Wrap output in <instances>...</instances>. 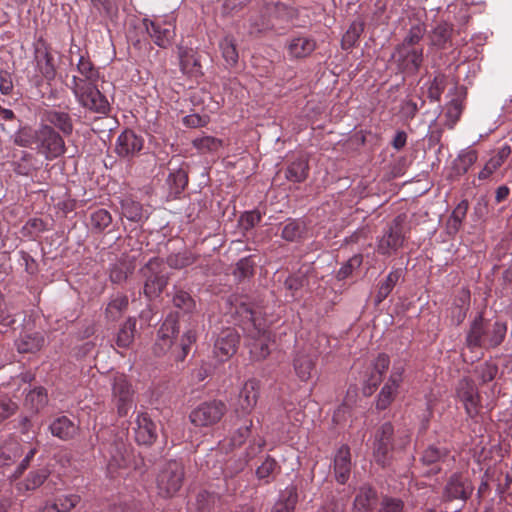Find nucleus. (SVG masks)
<instances>
[{"instance_id":"15","label":"nucleus","mask_w":512,"mask_h":512,"mask_svg":"<svg viewBox=\"0 0 512 512\" xmlns=\"http://www.w3.org/2000/svg\"><path fill=\"white\" fill-rule=\"evenodd\" d=\"M142 148L143 139L132 130H125L117 139L116 152L120 157H133L139 153Z\"/></svg>"},{"instance_id":"33","label":"nucleus","mask_w":512,"mask_h":512,"mask_svg":"<svg viewBox=\"0 0 512 512\" xmlns=\"http://www.w3.org/2000/svg\"><path fill=\"white\" fill-rule=\"evenodd\" d=\"M507 325L503 322L496 321L493 324L487 323V331L485 337V348H496L505 339Z\"/></svg>"},{"instance_id":"1","label":"nucleus","mask_w":512,"mask_h":512,"mask_svg":"<svg viewBox=\"0 0 512 512\" xmlns=\"http://www.w3.org/2000/svg\"><path fill=\"white\" fill-rule=\"evenodd\" d=\"M411 431L407 428L394 429L390 422L383 423L376 431L373 442V456L378 465L391 464L393 452L404 451L411 442Z\"/></svg>"},{"instance_id":"64","label":"nucleus","mask_w":512,"mask_h":512,"mask_svg":"<svg viewBox=\"0 0 512 512\" xmlns=\"http://www.w3.org/2000/svg\"><path fill=\"white\" fill-rule=\"evenodd\" d=\"M446 86V77L439 74L434 77L429 89L428 97L433 101H438Z\"/></svg>"},{"instance_id":"53","label":"nucleus","mask_w":512,"mask_h":512,"mask_svg":"<svg viewBox=\"0 0 512 512\" xmlns=\"http://www.w3.org/2000/svg\"><path fill=\"white\" fill-rule=\"evenodd\" d=\"M268 341L269 336L266 335V331H263L260 338L253 341L250 347V354L253 360L262 361L268 357L270 354Z\"/></svg>"},{"instance_id":"60","label":"nucleus","mask_w":512,"mask_h":512,"mask_svg":"<svg viewBox=\"0 0 512 512\" xmlns=\"http://www.w3.org/2000/svg\"><path fill=\"white\" fill-rule=\"evenodd\" d=\"M122 214L130 221L138 222L142 219V206L138 202L126 200L122 203Z\"/></svg>"},{"instance_id":"20","label":"nucleus","mask_w":512,"mask_h":512,"mask_svg":"<svg viewBox=\"0 0 512 512\" xmlns=\"http://www.w3.org/2000/svg\"><path fill=\"white\" fill-rule=\"evenodd\" d=\"M470 291L462 288L456 294L453 304L450 308V321L453 325L459 326L466 318L470 308Z\"/></svg>"},{"instance_id":"2","label":"nucleus","mask_w":512,"mask_h":512,"mask_svg":"<svg viewBox=\"0 0 512 512\" xmlns=\"http://www.w3.org/2000/svg\"><path fill=\"white\" fill-rule=\"evenodd\" d=\"M145 279L144 294L149 299L158 297L168 284L169 275L164 262L157 257L150 259L141 269Z\"/></svg>"},{"instance_id":"8","label":"nucleus","mask_w":512,"mask_h":512,"mask_svg":"<svg viewBox=\"0 0 512 512\" xmlns=\"http://www.w3.org/2000/svg\"><path fill=\"white\" fill-rule=\"evenodd\" d=\"M226 412L227 406L223 401L212 400L192 410L189 418L196 427H209L218 423Z\"/></svg>"},{"instance_id":"58","label":"nucleus","mask_w":512,"mask_h":512,"mask_svg":"<svg viewBox=\"0 0 512 512\" xmlns=\"http://www.w3.org/2000/svg\"><path fill=\"white\" fill-rule=\"evenodd\" d=\"M47 401V392L43 387H37L31 390L26 396V402L37 411L43 408L47 404Z\"/></svg>"},{"instance_id":"29","label":"nucleus","mask_w":512,"mask_h":512,"mask_svg":"<svg viewBox=\"0 0 512 512\" xmlns=\"http://www.w3.org/2000/svg\"><path fill=\"white\" fill-rule=\"evenodd\" d=\"M316 355L299 353L294 359V369L302 381H307L315 371Z\"/></svg>"},{"instance_id":"4","label":"nucleus","mask_w":512,"mask_h":512,"mask_svg":"<svg viewBox=\"0 0 512 512\" xmlns=\"http://www.w3.org/2000/svg\"><path fill=\"white\" fill-rule=\"evenodd\" d=\"M78 103L90 112L107 115L110 112V104L107 98L100 92L97 84L92 85H68Z\"/></svg>"},{"instance_id":"6","label":"nucleus","mask_w":512,"mask_h":512,"mask_svg":"<svg viewBox=\"0 0 512 512\" xmlns=\"http://www.w3.org/2000/svg\"><path fill=\"white\" fill-rule=\"evenodd\" d=\"M405 220L406 216H396L387 226L383 236L379 239L377 251L381 255H391L401 248L405 241Z\"/></svg>"},{"instance_id":"9","label":"nucleus","mask_w":512,"mask_h":512,"mask_svg":"<svg viewBox=\"0 0 512 512\" xmlns=\"http://www.w3.org/2000/svg\"><path fill=\"white\" fill-rule=\"evenodd\" d=\"M112 398L117 408L119 416L124 417L128 414L133 404L134 390L132 384L124 374L117 373L113 376Z\"/></svg>"},{"instance_id":"49","label":"nucleus","mask_w":512,"mask_h":512,"mask_svg":"<svg viewBox=\"0 0 512 512\" xmlns=\"http://www.w3.org/2000/svg\"><path fill=\"white\" fill-rule=\"evenodd\" d=\"M399 385H393L387 381L382 387L376 401V408L378 410H385L394 401L397 395Z\"/></svg>"},{"instance_id":"62","label":"nucleus","mask_w":512,"mask_h":512,"mask_svg":"<svg viewBox=\"0 0 512 512\" xmlns=\"http://www.w3.org/2000/svg\"><path fill=\"white\" fill-rule=\"evenodd\" d=\"M48 477V471L46 469H39L30 472L27 479L24 482L26 490H34L41 486Z\"/></svg>"},{"instance_id":"63","label":"nucleus","mask_w":512,"mask_h":512,"mask_svg":"<svg viewBox=\"0 0 512 512\" xmlns=\"http://www.w3.org/2000/svg\"><path fill=\"white\" fill-rule=\"evenodd\" d=\"M253 426V422L251 419L244 420L242 426H240L232 435L231 443L233 446H241L245 443L246 439L249 437L251 433V427Z\"/></svg>"},{"instance_id":"11","label":"nucleus","mask_w":512,"mask_h":512,"mask_svg":"<svg viewBox=\"0 0 512 512\" xmlns=\"http://www.w3.org/2000/svg\"><path fill=\"white\" fill-rule=\"evenodd\" d=\"M473 490L472 482L467 477L454 473L445 485L443 497L447 501L461 500L465 502L471 496Z\"/></svg>"},{"instance_id":"13","label":"nucleus","mask_w":512,"mask_h":512,"mask_svg":"<svg viewBox=\"0 0 512 512\" xmlns=\"http://www.w3.org/2000/svg\"><path fill=\"white\" fill-rule=\"evenodd\" d=\"M457 395L463 402L465 410L470 417L478 413L479 394L474 382L469 378H463L457 386Z\"/></svg>"},{"instance_id":"28","label":"nucleus","mask_w":512,"mask_h":512,"mask_svg":"<svg viewBox=\"0 0 512 512\" xmlns=\"http://www.w3.org/2000/svg\"><path fill=\"white\" fill-rule=\"evenodd\" d=\"M146 30L155 44L160 47H166L174 37V28L171 24H160L157 21H151L146 25Z\"/></svg>"},{"instance_id":"51","label":"nucleus","mask_w":512,"mask_h":512,"mask_svg":"<svg viewBox=\"0 0 512 512\" xmlns=\"http://www.w3.org/2000/svg\"><path fill=\"white\" fill-rule=\"evenodd\" d=\"M477 153L469 150L461 153L453 162V171L456 175L465 174L469 168L476 162Z\"/></svg>"},{"instance_id":"18","label":"nucleus","mask_w":512,"mask_h":512,"mask_svg":"<svg viewBox=\"0 0 512 512\" xmlns=\"http://www.w3.org/2000/svg\"><path fill=\"white\" fill-rule=\"evenodd\" d=\"M351 453L347 445H342L334 456V474L338 483L345 484L351 473Z\"/></svg>"},{"instance_id":"7","label":"nucleus","mask_w":512,"mask_h":512,"mask_svg":"<svg viewBox=\"0 0 512 512\" xmlns=\"http://www.w3.org/2000/svg\"><path fill=\"white\" fill-rule=\"evenodd\" d=\"M422 47L395 46L391 60L399 72L414 75L422 66L424 56Z\"/></svg>"},{"instance_id":"45","label":"nucleus","mask_w":512,"mask_h":512,"mask_svg":"<svg viewBox=\"0 0 512 512\" xmlns=\"http://www.w3.org/2000/svg\"><path fill=\"white\" fill-rule=\"evenodd\" d=\"M21 456L17 444L0 448V473L6 475L11 464Z\"/></svg>"},{"instance_id":"30","label":"nucleus","mask_w":512,"mask_h":512,"mask_svg":"<svg viewBox=\"0 0 512 512\" xmlns=\"http://www.w3.org/2000/svg\"><path fill=\"white\" fill-rule=\"evenodd\" d=\"M376 503V491L371 487H362L354 499V512H371Z\"/></svg>"},{"instance_id":"21","label":"nucleus","mask_w":512,"mask_h":512,"mask_svg":"<svg viewBox=\"0 0 512 512\" xmlns=\"http://www.w3.org/2000/svg\"><path fill=\"white\" fill-rule=\"evenodd\" d=\"M450 451L446 447L436 444L428 445L420 456V462L424 466H431L430 472L436 474L440 472L439 464L449 456Z\"/></svg>"},{"instance_id":"16","label":"nucleus","mask_w":512,"mask_h":512,"mask_svg":"<svg viewBox=\"0 0 512 512\" xmlns=\"http://www.w3.org/2000/svg\"><path fill=\"white\" fill-rule=\"evenodd\" d=\"M486 331L487 322H485L482 314H478L470 323L465 339L466 346L470 350L485 348Z\"/></svg>"},{"instance_id":"35","label":"nucleus","mask_w":512,"mask_h":512,"mask_svg":"<svg viewBox=\"0 0 512 512\" xmlns=\"http://www.w3.org/2000/svg\"><path fill=\"white\" fill-rule=\"evenodd\" d=\"M308 173V160L304 158H299L288 165L285 172V176L291 182L301 183L307 179Z\"/></svg>"},{"instance_id":"3","label":"nucleus","mask_w":512,"mask_h":512,"mask_svg":"<svg viewBox=\"0 0 512 512\" xmlns=\"http://www.w3.org/2000/svg\"><path fill=\"white\" fill-rule=\"evenodd\" d=\"M185 477L184 466L181 462L171 460L166 462L159 470L156 484L159 495L172 497L183 485Z\"/></svg>"},{"instance_id":"5","label":"nucleus","mask_w":512,"mask_h":512,"mask_svg":"<svg viewBox=\"0 0 512 512\" xmlns=\"http://www.w3.org/2000/svg\"><path fill=\"white\" fill-rule=\"evenodd\" d=\"M36 150L47 160H53L63 155L66 147L63 137L52 126L41 124L38 127Z\"/></svg>"},{"instance_id":"38","label":"nucleus","mask_w":512,"mask_h":512,"mask_svg":"<svg viewBox=\"0 0 512 512\" xmlns=\"http://www.w3.org/2000/svg\"><path fill=\"white\" fill-rule=\"evenodd\" d=\"M80 501L78 495H65L58 497L53 503H46L43 512H69Z\"/></svg>"},{"instance_id":"61","label":"nucleus","mask_w":512,"mask_h":512,"mask_svg":"<svg viewBox=\"0 0 512 512\" xmlns=\"http://www.w3.org/2000/svg\"><path fill=\"white\" fill-rule=\"evenodd\" d=\"M247 462L248 461L246 459H242V458H230L225 463V466L223 468L224 477L225 478L234 477L236 474H238L244 470Z\"/></svg>"},{"instance_id":"43","label":"nucleus","mask_w":512,"mask_h":512,"mask_svg":"<svg viewBox=\"0 0 512 512\" xmlns=\"http://www.w3.org/2000/svg\"><path fill=\"white\" fill-rule=\"evenodd\" d=\"M37 139L38 128L22 127L15 133L13 142L20 147L32 148L33 146L36 147Z\"/></svg>"},{"instance_id":"36","label":"nucleus","mask_w":512,"mask_h":512,"mask_svg":"<svg viewBox=\"0 0 512 512\" xmlns=\"http://www.w3.org/2000/svg\"><path fill=\"white\" fill-rule=\"evenodd\" d=\"M249 27L251 34H259L273 30L270 16L264 12V4L257 12L249 16Z\"/></svg>"},{"instance_id":"34","label":"nucleus","mask_w":512,"mask_h":512,"mask_svg":"<svg viewBox=\"0 0 512 512\" xmlns=\"http://www.w3.org/2000/svg\"><path fill=\"white\" fill-rule=\"evenodd\" d=\"M219 500L220 498L216 493L200 491L192 504L191 512H213Z\"/></svg>"},{"instance_id":"59","label":"nucleus","mask_w":512,"mask_h":512,"mask_svg":"<svg viewBox=\"0 0 512 512\" xmlns=\"http://www.w3.org/2000/svg\"><path fill=\"white\" fill-rule=\"evenodd\" d=\"M193 145L202 153L214 152L221 147L222 141L212 136H204L200 138H195L193 140Z\"/></svg>"},{"instance_id":"55","label":"nucleus","mask_w":512,"mask_h":512,"mask_svg":"<svg viewBox=\"0 0 512 512\" xmlns=\"http://www.w3.org/2000/svg\"><path fill=\"white\" fill-rule=\"evenodd\" d=\"M425 26L423 24H416L413 25L407 35L404 37L403 41L398 44L397 46H404V47H419V43L424 37L425 34Z\"/></svg>"},{"instance_id":"41","label":"nucleus","mask_w":512,"mask_h":512,"mask_svg":"<svg viewBox=\"0 0 512 512\" xmlns=\"http://www.w3.org/2000/svg\"><path fill=\"white\" fill-rule=\"evenodd\" d=\"M174 307L182 310L184 313H191L196 308V302L192 296L181 288H174L172 295Z\"/></svg>"},{"instance_id":"44","label":"nucleus","mask_w":512,"mask_h":512,"mask_svg":"<svg viewBox=\"0 0 512 512\" xmlns=\"http://www.w3.org/2000/svg\"><path fill=\"white\" fill-rule=\"evenodd\" d=\"M136 331V319L129 318L120 328L117 338L116 344L121 348H127L131 345L134 340Z\"/></svg>"},{"instance_id":"56","label":"nucleus","mask_w":512,"mask_h":512,"mask_svg":"<svg viewBox=\"0 0 512 512\" xmlns=\"http://www.w3.org/2000/svg\"><path fill=\"white\" fill-rule=\"evenodd\" d=\"M167 181L173 193L179 194L188 184V175L185 170L178 169L170 173Z\"/></svg>"},{"instance_id":"19","label":"nucleus","mask_w":512,"mask_h":512,"mask_svg":"<svg viewBox=\"0 0 512 512\" xmlns=\"http://www.w3.org/2000/svg\"><path fill=\"white\" fill-rule=\"evenodd\" d=\"M178 55L180 67L184 74L192 77L203 75L199 56L193 48L180 46L178 48Z\"/></svg>"},{"instance_id":"47","label":"nucleus","mask_w":512,"mask_h":512,"mask_svg":"<svg viewBox=\"0 0 512 512\" xmlns=\"http://www.w3.org/2000/svg\"><path fill=\"white\" fill-rule=\"evenodd\" d=\"M364 31V23L361 21H354L351 23L347 31L342 37L341 46L344 50L351 49L357 43L359 37Z\"/></svg>"},{"instance_id":"50","label":"nucleus","mask_w":512,"mask_h":512,"mask_svg":"<svg viewBox=\"0 0 512 512\" xmlns=\"http://www.w3.org/2000/svg\"><path fill=\"white\" fill-rule=\"evenodd\" d=\"M134 266L126 260L115 263L110 270V279L113 283L121 284L133 272Z\"/></svg>"},{"instance_id":"26","label":"nucleus","mask_w":512,"mask_h":512,"mask_svg":"<svg viewBox=\"0 0 512 512\" xmlns=\"http://www.w3.org/2000/svg\"><path fill=\"white\" fill-rule=\"evenodd\" d=\"M49 429L53 436L68 441L78 434L79 426L67 416H60L50 424Z\"/></svg>"},{"instance_id":"31","label":"nucleus","mask_w":512,"mask_h":512,"mask_svg":"<svg viewBox=\"0 0 512 512\" xmlns=\"http://www.w3.org/2000/svg\"><path fill=\"white\" fill-rule=\"evenodd\" d=\"M298 501L297 489L295 486H288L280 493L279 499L272 507L271 512H294Z\"/></svg>"},{"instance_id":"54","label":"nucleus","mask_w":512,"mask_h":512,"mask_svg":"<svg viewBox=\"0 0 512 512\" xmlns=\"http://www.w3.org/2000/svg\"><path fill=\"white\" fill-rule=\"evenodd\" d=\"M220 49L226 64L230 67L235 66L239 56L234 41L229 37L224 38L220 42Z\"/></svg>"},{"instance_id":"37","label":"nucleus","mask_w":512,"mask_h":512,"mask_svg":"<svg viewBox=\"0 0 512 512\" xmlns=\"http://www.w3.org/2000/svg\"><path fill=\"white\" fill-rule=\"evenodd\" d=\"M468 206V201L462 200L452 211L446 223V229L449 235H454L460 230L462 222L466 217Z\"/></svg>"},{"instance_id":"57","label":"nucleus","mask_w":512,"mask_h":512,"mask_svg":"<svg viewBox=\"0 0 512 512\" xmlns=\"http://www.w3.org/2000/svg\"><path fill=\"white\" fill-rule=\"evenodd\" d=\"M277 469L280 468L276 460L267 456L263 463L257 468L256 476L259 480H264L265 483H269L270 477L274 475Z\"/></svg>"},{"instance_id":"25","label":"nucleus","mask_w":512,"mask_h":512,"mask_svg":"<svg viewBox=\"0 0 512 512\" xmlns=\"http://www.w3.org/2000/svg\"><path fill=\"white\" fill-rule=\"evenodd\" d=\"M45 120L54 129L57 128L65 136H69L73 132V121L69 113L58 110H47L43 114Z\"/></svg>"},{"instance_id":"48","label":"nucleus","mask_w":512,"mask_h":512,"mask_svg":"<svg viewBox=\"0 0 512 512\" xmlns=\"http://www.w3.org/2000/svg\"><path fill=\"white\" fill-rule=\"evenodd\" d=\"M196 261L197 256L187 250L170 254L167 257V265L173 269H183L194 264Z\"/></svg>"},{"instance_id":"39","label":"nucleus","mask_w":512,"mask_h":512,"mask_svg":"<svg viewBox=\"0 0 512 512\" xmlns=\"http://www.w3.org/2000/svg\"><path fill=\"white\" fill-rule=\"evenodd\" d=\"M401 275V269H396L391 271L384 281L380 282L375 298L376 305L380 304L388 297V295L392 292L393 288L399 281Z\"/></svg>"},{"instance_id":"40","label":"nucleus","mask_w":512,"mask_h":512,"mask_svg":"<svg viewBox=\"0 0 512 512\" xmlns=\"http://www.w3.org/2000/svg\"><path fill=\"white\" fill-rule=\"evenodd\" d=\"M306 230L304 221L299 219L289 220L283 227L281 237L289 242H295L302 238Z\"/></svg>"},{"instance_id":"10","label":"nucleus","mask_w":512,"mask_h":512,"mask_svg":"<svg viewBox=\"0 0 512 512\" xmlns=\"http://www.w3.org/2000/svg\"><path fill=\"white\" fill-rule=\"evenodd\" d=\"M264 12L269 14L275 31L285 29L289 24H293L298 17V10L295 7L280 1L264 2Z\"/></svg>"},{"instance_id":"24","label":"nucleus","mask_w":512,"mask_h":512,"mask_svg":"<svg viewBox=\"0 0 512 512\" xmlns=\"http://www.w3.org/2000/svg\"><path fill=\"white\" fill-rule=\"evenodd\" d=\"M35 60L37 62V67L39 68L41 74L46 79H53L56 74V69L54 65V58L50 54L47 45L45 42H39V44L35 48Z\"/></svg>"},{"instance_id":"22","label":"nucleus","mask_w":512,"mask_h":512,"mask_svg":"<svg viewBox=\"0 0 512 512\" xmlns=\"http://www.w3.org/2000/svg\"><path fill=\"white\" fill-rule=\"evenodd\" d=\"M259 396V382L250 379L243 385L238 397V407L243 414H249L255 407Z\"/></svg>"},{"instance_id":"52","label":"nucleus","mask_w":512,"mask_h":512,"mask_svg":"<svg viewBox=\"0 0 512 512\" xmlns=\"http://www.w3.org/2000/svg\"><path fill=\"white\" fill-rule=\"evenodd\" d=\"M128 297L125 295H117L107 305L106 317L112 321L118 319L122 313L128 308Z\"/></svg>"},{"instance_id":"46","label":"nucleus","mask_w":512,"mask_h":512,"mask_svg":"<svg viewBox=\"0 0 512 512\" xmlns=\"http://www.w3.org/2000/svg\"><path fill=\"white\" fill-rule=\"evenodd\" d=\"M112 222L111 214L105 209H98L91 213L89 226L95 233L103 232Z\"/></svg>"},{"instance_id":"12","label":"nucleus","mask_w":512,"mask_h":512,"mask_svg":"<svg viewBox=\"0 0 512 512\" xmlns=\"http://www.w3.org/2000/svg\"><path fill=\"white\" fill-rule=\"evenodd\" d=\"M240 336L234 328L223 329L217 336L214 343V354L221 361L233 356L239 344Z\"/></svg>"},{"instance_id":"23","label":"nucleus","mask_w":512,"mask_h":512,"mask_svg":"<svg viewBox=\"0 0 512 512\" xmlns=\"http://www.w3.org/2000/svg\"><path fill=\"white\" fill-rule=\"evenodd\" d=\"M77 71L79 75H73L69 85H92L97 84L99 79V72L91 63L90 60L81 56L77 64Z\"/></svg>"},{"instance_id":"32","label":"nucleus","mask_w":512,"mask_h":512,"mask_svg":"<svg viewBox=\"0 0 512 512\" xmlns=\"http://www.w3.org/2000/svg\"><path fill=\"white\" fill-rule=\"evenodd\" d=\"M316 48V42L309 37H296L293 38L289 45L288 50L292 57L304 58L310 55Z\"/></svg>"},{"instance_id":"42","label":"nucleus","mask_w":512,"mask_h":512,"mask_svg":"<svg viewBox=\"0 0 512 512\" xmlns=\"http://www.w3.org/2000/svg\"><path fill=\"white\" fill-rule=\"evenodd\" d=\"M44 338L39 334H27L22 336L16 343L20 353H34L43 346Z\"/></svg>"},{"instance_id":"27","label":"nucleus","mask_w":512,"mask_h":512,"mask_svg":"<svg viewBox=\"0 0 512 512\" xmlns=\"http://www.w3.org/2000/svg\"><path fill=\"white\" fill-rule=\"evenodd\" d=\"M452 34V24L439 22L428 34L430 45L436 49H446L451 43Z\"/></svg>"},{"instance_id":"14","label":"nucleus","mask_w":512,"mask_h":512,"mask_svg":"<svg viewBox=\"0 0 512 512\" xmlns=\"http://www.w3.org/2000/svg\"><path fill=\"white\" fill-rule=\"evenodd\" d=\"M158 437L157 426L150 416L145 413H139L136 418L135 440L140 445H152Z\"/></svg>"},{"instance_id":"17","label":"nucleus","mask_w":512,"mask_h":512,"mask_svg":"<svg viewBox=\"0 0 512 512\" xmlns=\"http://www.w3.org/2000/svg\"><path fill=\"white\" fill-rule=\"evenodd\" d=\"M178 333L174 320H166L158 331V338L154 344V353L157 356L165 355L172 347L173 340Z\"/></svg>"}]
</instances>
